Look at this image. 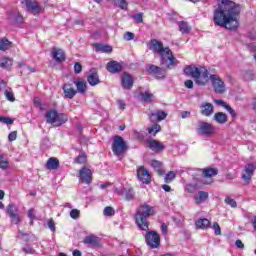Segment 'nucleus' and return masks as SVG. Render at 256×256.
Returning <instances> with one entry per match:
<instances>
[{
  "label": "nucleus",
  "instance_id": "f257e3e1",
  "mask_svg": "<svg viewBox=\"0 0 256 256\" xmlns=\"http://www.w3.org/2000/svg\"><path fill=\"white\" fill-rule=\"evenodd\" d=\"M239 13L241 7L231 0H219L218 8L214 10V23L218 27H225L235 31L239 27Z\"/></svg>",
  "mask_w": 256,
  "mask_h": 256
},
{
  "label": "nucleus",
  "instance_id": "f03ea898",
  "mask_svg": "<svg viewBox=\"0 0 256 256\" xmlns=\"http://www.w3.org/2000/svg\"><path fill=\"white\" fill-rule=\"evenodd\" d=\"M185 75L192 77L196 85L205 86L211 81V74L205 67L187 66L184 69Z\"/></svg>",
  "mask_w": 256,
  "mask_h": 256
},
{
  "label": "nucleus",
  "instance_id": "7ed1b4c3",
  "mask_svg": "<svg viewBox=\"0 0 256 256\" xmlns=\"http://www.w3.org/2000/svg\"><path fill=\"white\" fill-rule=\"evenodd\" d=\"M155 213V207L149 204H143L138 208L135 215V221L141 231H149V222L147 221V217H153Z\"/></svg>",
  "mask_w": 256,
  "mask_h": 256
},
{
  "label": "nucleus",
  "instance_id": "20e7f679",
  "mask_svg": "<svg viewBox=\"0 0 256 256\" xmlns=\"http://www.w3.org/2000/svg\"><path fill=\"white\" fill-rule=\"evenodd\" d=\"M46 122L54 127H61L67 123L69 117L64 113H57L56 110H49L45 114Z\"/></svg>",
  "mask_w": 256,
  "mask_h": 256
},
{
  "label": "nucleus",
  "instance_id": "39448f33",
  "mask_svg": "<svg viewBox=\"0 0 256 256\" xmlns=\"http://www.w3.org/2000/svg\"><path fill=\"white\" fill-rule=\"evenodd\" d=\"M160 63L162 66L165 67V69H173L175 65H177V59H175V56L173 55V52L169 47H165L164 51L160 54Z\"/></svg>",
  "mask_w": 256,
  "mask_h": 256
},
{
  "label": "nucleus",
  "instance_id": "423d86ee",
  "mask_svg": "<svg viewBox=\"0 0 256 256\" xmlns=\"http://www.w3.org/2000/svg\"><path fill=\"white\" fill-rule=\"evenodd\" d=\"M211 83L213 90L218 93V95H223L227 91V86L225 85V81L219 75L212 74L211 75Z\"/></svg>",
  "mask_w": 256,
  "mask_h": 256
},
{
  "label": "nucleus",
  "instance_id": "0eeeda50",
  "mask_svg": "<svg viewBox=\"0 0 256 256\" xmlns=\"http://www.w3.org/2000/svg\"><path fill=\"white\" fill-rule=\"evenodd\" d=\"M216 128L213 124L208 122H200L197 127L198 135H203V137H213L215 135Z\"/></svg>",
  "mask_w": 256,
  "mask_h": 256
},
{
  "label": "nucleus",
  "instance_id": "6e6552de",
  "mask_svg": "<svg viewBox=\"0 0 256 256\" xmlns=\"http://www.w3.org/2000/svg\"><path fill=\"white\" fill-rule=\"evenodd\" d=\"M146 245L150 247V249H158L159 245H161V237L155 231H150L145 234Z\"/></svg>",
  "mask_w": 256,
  "mask_h": 256
},
{
  "label": "nucleus",
  "instance_id": "1a4fd4ad",
  "mask_svg": "<svg viewBox=\"0 0 256 256\" xmlns=\"http://www.w3.org/2000/svg\"><path fill=\"white\" fill-rule=\"evenodd\" d=\"M112 151L114 155H123L127 151V145L122 137L116 136L112 144Z\"/></svg>",
  "mask_w": 256,
  "mask_h": 256
},
{
  "label": "nucleus",
  "instance_id": "9d476101",
  "mask_svg": "<svg viewBox=\"0 0 256 256\" xmlns=\"http://www.w3.org/2000/svg\"><path fill=\"white\" fill-rule=\"evenodd\" d=\"M7 213L10 217L11 223L19 225V222L21 221V212H19V207L15 204H9L7 206Z\"/></svg>",
  "mask_w": 256,
  "mask_h": 256
},
{
  "label": "nucleus",
  "instance_id": "9b49d317",
  "mask_svg": "<svg viewBox=\"0 0 256 256\" xmlns=\"http://www.w3.org/2000/svg\"><path fill=\"white\" fill-rule=\"evenodd\" d=\"M22 3L26 6L27 11L32 13V15H39L43 8L39 6V2L37 0H22Z\"/></svg>",
  "mask_w": 256,
  "mask_h": 256
},
{
  "label": "nucleus",
  "instance_id": "f8f14e48",
  "mask_svg": "<svg viewBox=\"0 0 256 256\" xmlns=\"http://www.w3.org/2000/svg\"><path fill=\"white\" fill-rule=\"evenodd\" d=\"M79 179L81 183L89 185L93 181V172H91V169L84 167L79 172Z\"/></svg>",
  "mask_w": 256,
  "mask_h": 256
},
{
  "label": "nucleus",
  "instance_id": "ddd939ff",
  "mask_svg": "<svg viewBox=\"0 0 256 256\" xmlns=\"http://www.w3.org/2000/svg\"><path fill=\"white\" fill-rule=\"evenodd\" d=\"M147 47L150 51H153V53H157L158 55H160L165 51V47H163V43L155 39L148 42Z\"/></svg>",
  "mask_w": 256,
  "mask_h": 256
},
{
  "label": "nucleus",
  "instance_id": "4468645a",
  "mask_svg": "<svg viewBox=\"0 0 256 256\" xmlns=\"http://www.w3.org/2000/svg\"><path fill=\"white\" fill-rule=\"evenodd\" d=\"M137 178L146 185L151 182V174H149V171L145 170L143 166L138 167Z\"/></svg>",
  "mask_w": 256,
  "mask_h": 256
},
{
  "label": "nucleus",
  "instance_id": "2eb2a0df",
  "mask_svg": "<svg viewBox=\"0 0 256 256\" xmlns=\"http://www.w3.org/2000/svg\"><path fill=\"white\" fill-rule=\"evenodd\" d=\"M215 108L213 107V104L204 102L200 105V113L204 117H211V115L214 113Z\"/></svg>",
  "mask_w": 256,
  "mask_h": 256
},
{
  "label": "nucleus",
  "instance_id": "dca6fc26",
  "mask_svg": "<svg viewBox=\"0 0 256 256\" xmlns=\"http://www.w3.org/2000/svg\"><path fill=\"white\" fill-rule=\"evenodd\" d=\"M51 55L56 63H63L66 59L65 52L61 48H53Z\"/></svg>",
  "mask_w": 256,
  "mask_h": 256
},
{
  "label": "nucleus",
  "instance_id": "f3484780",
  "mask_svg": "<svg viewBox=\"0 0 256 256\" xmlns=\"http://www.w3.org/2000/svg\"><path fill=\"white\" fill-rule=\"evenodd\" d=\"M253 171H255V166H253V164L246 165L242 173L243 181L249 183L251 181V178L253 177Z\"/></svg>",
  "mask_w": 256,
  "mask_h": 256
},
{
  "label": "nucleus",
  "instance_id": "a211bd4d",
  "mask_svg": "<svg viewBox=\"0 0 256 256\" xmlns=\"http://www.w3.org/2000/svg\"><path fill=\"white\" fill-rule=\"evenodd\" d=\"M121 83L123 89H131V87H133V76L127 72H124L121 77Z\"/></svg>",
  "mask_w": 256,
  "mask_h": 256
},
{
  "label": "nucleus",
  "instance_id": "6ab92c4d",
  "mask_svg": "<svg viewBox=\"0 0 256 256\" xmlns=\"http://www.w3.org/2000/svg\"><path fill=\"white\" fill-rule=\"evenodd\" d=\"M74 85L76 86L77 93H80L81 95H85V93H87V82H85L83 78L75 80Z\"/></svg>",
  "mask_w": 256,
  "mask_h": 256
},
{
  "label": "nucleus",
  "instance_id": "aec40b11",
  "mask_svg": "<svg viewBox=\"0 0 256 256\" xmlns=\"http://www.w3.org/2000/svg\"><path fill=\"white\" fill-rule=\"evenodd\" d=\"M107 71L109 73H120V71H123V65L117 61H110L107 64Z\"/></svg>",
  "mask_w": 256,
  "mask_h": 256
},
{
  "label": "nucleus",
  "instance_id": "412c9836",
  "mask_svg": "<svg viewBox=\"0 0 256 256\" xmlns=\"http://www.w3.org/2000/svg\"><path fill=\"white\" fill-rule=\"evenodd\" d=\"M63 92L67 99H73L77 95V90L73 87V84H65L63 86Z\"/></svg>",
  "mask_w": 256,
  "mask_h": 256
},
{
  "label": "nucleus",
  "instance_id": "4be33fe9",
  "mask_svg": "<svg viewBox=\"0 0 256 256\" xmlns=\"http://www.w3.org/2000/svg\"><path fill=\"white\" fill-rule=\"evenodd\" d=\"M207 199H209V192L206 191H199L194 197L196 205H201L202 203H205Z\"/></svg>",
  "mask_w": 256,
  "mask_h": 256
},
{
  "label": "nucleus",
  "instance_id": "5701e85b",
  "mask_svg": "<svg viewBox=\"0 0 256 256\" xmlns=\"http://www.w3.org/2000/svg\"><path fill=\"white\" fill-rule=\"evenodd\" d=\"M203 175H204V179H209L208 182L203 180V183H206V184L213 183V180H211V177H215V175H217V169H215V168H206L203 171Z\"/></svg>",
  "mask_w": 256,
  "mask_h": 256
},
{
  "label": "nucleus",
  "instance_id": "b1692460",
  "mask_svg": "<svg viewBox=\"0 0 256 256\" xmlns=\"http://www.w3.org/2000/svg\"><path fill=\"white\" fill-rule=\"evenodd\" d=\"M149 72L156 77V79H163L165 77V72L158 66L151 65L149 67Z\"/></svg>",
  "mask_w": 256,
  "mask_h": 256
},
{
  "label": "nucleus",
  "instance_id": "393cba45",
  "mask_svg": "<svg viewBox=\"0 0 256 256\" xmlns=\"http://www.w3.org/2000/svg\"><path fill=\"white\" fill-rule=\"evenodd\" d=\"M87 81L91 87H95V85H99L101 80H99V74L97 72H92L87 76Z\"/></svg>",
  "mask_w": 256,
  "mask_h": 256
},
{
  "label": "nucleus",
  "instance_id": "a878e982",
  "mask_svg": "<svg viewBox=\"0 0 256 256\" xmlns=\"http://www.w3.org/2000/svg\"><path fill=\"white\" fill-rule=\"evenodd\" d=\"M148 147L149 149H151L152 151H155L156 153H158V151H163V149H165V146L156 140L149 141Z\"/></svg>",
  "mask_w": 256,
  "mask_h": 256
},
{
  "label": "nucleus",
  "instance_id": "bb28decb",
  "mask_svg": "<svg viewBox=\"0 0 256 256\" xmlns=\"http://www.w3.org/2000/svg\"><path fill=\"white\" fill-rule=\"evenodd\" d=\"M214 103L216 105H219L220 107H223L224 109H226V111H228V113H230V115L232 117H237V114L235 113V110H233V108H231V106L227 105V103L223 100H214Z\"/></svg>",
  "mask_w": 256,
  "mask_h": 256
},
{
  "label": "nucleus",
  "instance_id": "cd10ccee",
  "mask_svg": "<svg viewBox=\"0 0 256 256\" xmlns=\"http://www.w3.org/2000/svg\"><path fill=\"white\" fill-rule=\"evenodd\" d=\"M166 118H167V113L161 110L153 112L150 116L151 121H163V119H166Z\"/></svg>",
  "mask_w": 256,
  "mask_h": 256
},
{
  "label": "nucleus",
  "instance_id": "c85d7f7f",
  "mask_svg": "<svg viewBox=\"0 0 256 256\" xmlns=\"http://www.w3.org/2000/svg\"><path fill=\"white\" fill-rule=\"evenodd\" d=\"M94 49L98 53H111V51H113V47L99 43L94 44Z\"/></svg>",
  "mask_w": 256,
  "mask_h": 256
},
{
  "label": "nucleus",
  "instance_id": "c756f323",
  "mask_svg": "<svg viewBox=\"0 0 256 256\" xmlns=\"http://www.w3.org/2000/svg\"><path fill=\"white\" fill-rule=\"evenodd\" d=\"M46 169L49 171L59 169V160L57 158H49L46 163Z\"/></svg>",
  "mask_w": 256,
  "mask_h": 256
},
{
  "label": "nucleus",
  "instance_id": "7c9ffc66",
  "mask_svg": "<svg viewBox=\"0 0 256 256\" xmlns=\"http://www.w3.org/2000/svg\"><path fill=\"white\" fill-rule=\"evenodd\" d=\"M147 131L150 137H155L161 131V125L154 123L147 128Z\"/></svg>",
  "mask_w": 256,
  "mask_h": 256
},
{
  "label": "nucleus",
  "instance_id": "2f4dec72",
  "mask_svg": "<svg viewBox=\"0 0 256 256\" xmlns=\"http://www.w3.org/2000/svg\"><path fill=\"white\" fill-rule=\"evenodd\" d=\"M196 227H198V229H209V227H211V221L207 218L198 219L196 221Z\"/></svg>",
  "mask_w": 256,
  "mask_h": 256
},
{
  "label": "nucleus",
  "instance_id": "473e14b6",
  "mask_svg": "<svg viewBox=\"0 0 256 256\" xmlns=\"http://www.w3.org/2000/svg\"><path fill=\"white\" fill-rule=\"evenodd\" d=\"M8 19L13 23H23V16L19 12H10Z\"/></svg>",
  "mask_w": 256,
  "mask_h": 256
},
{
  "label": "nucleus",
  "instance_id": "72a5a7b5",
  "mask_svg": "<svg viewBox=\"0 0 256 256\" xmlns=\"http://www.w3.org/2000/svg\"><path fill=\"white\" fill-rule=\"evenodd\" d=\"M214 121H216V123H219L220 125H225V122L227 121V115L223 112L215 113Z\"/></svg>",
  "mask_w": 256,
  "mask_h": 256
},
{
  "label": "nucleus",
  "instance_id": "f704fd0d",
  "mask_svg": "<svg viewBox=\"0 0 256 256\" xmlns=\"http://www.w3.org/2000/svg\"><path fill=\"white\" fill-rule=\"evenodd\" d=\"M140 95L143 101H145V103H153V101H155V95H153L149 91L142 92Z\"/></svg>",
  "mask_w": 256,
  "mask_h": 256
},
{
  "label": "nucleus",
  "instance_id": "c9c22d12",
  "mask_svg": "<svg viewBox=\"0 0 256 256\" xmlns=\"http://www.w3.org/2000/svg\"><path fill=\"white\" fill-rule=\"evenodd\" d=\"M152 167L157 171L158 175H165V171H163V164L157 160H152Z\"/></svg>",
  "mask_w": 256,
  "mask_h": 256
},
{
  "label": "nucleus",
  "instance_id": "e433bc0d",
  "mask_svg": "<svg viewBox=\"0 0 256 256\" xmlns=\"http://www.w3.org/2000/svg\"><path fill=\"white\" fill-rule=\"evenodd\" d=\"M0 169L3 171L9 169V160L3 154H0Z\"/></svg>",
  "mask_w": 256,
  "mask_h": 256
},
{
  "label": "nucleus",
  "instance_id": "4c0bfd02",
  "mask_svg": "<svg viewBox=\"0 0 256 256\" xmlns=\"http://www.w3.org/2000/svg\"><path fill=\"white\" fill-rule=\"evenodd\" d=\"M11 48V42L5 38L0 40V51H7Z\"/></svg>",
  "mask_w": 256,
  "mask_h": 256
},
{
  "label": "nucleus",
  "instance_id": "58836bf2",
  "mask_svg": "<svg viewBox=\"0 0 256 256\" xmlns=\"http://www.w3.org/2000/svg\"><path fill=\"white\" fill-rule=\"evenodd\" d=\"M11 65H13V59L10 58H4L0 63V67H2L3 69H9Z\"/></svg>",
  "mask_w": 256,
  "mask_h": 256
},
{
  "label": "nucleus",
  "instance_id": "ea45409f",
  "mask_svg": "<svg viewBox=\"0 0 256 256\" xmlns=\"http://www.w3.org/2000/svg\"><path fill=\"white\" fill-rule=\"evenodd\" d=\"M86 245H97V237L95 235H89L84 239Z\"/></svg>",
  "mask_w": 256,
  "mask_h": 256
},
{
  "label": "nucleus",
  "instance_id": "a19ab883",
  "mask_svg": "<svg viewBox=\"0 0 256 256\" xmlns=\"http://www.w3.org/2000/svg\"><path fill=\"white\" fill-rule=\"evenodd\" d=\"M179 30L181 31V33H189V31H191V27H189L187 22H180Z\"/></svg>",
  "mask_w": 256,
  "mask_h": 256
},
{
  "label": "nucleus",
  "instance_id": "79ce46f5",
  "mask_svg": "<svg viewBox=\"0 0 256 256\" xmlns=\"http://www.w3.org/2000/svg\"><path fill=\"white\" fill-rule=\"evenodd\" d=\"M225 203H226V205H229L233 209L237 208V202L231 197H226Z\"/></svg>",
  "mask_w": 256,
  "mask_h": 256
},
{
  "label": "nucleus",
  "instance_id": "37998d69",
  "mask_svg": "<svg viewBox=\"0 0 256 256\" xmlns=\"http://www.w3.org/2000/svg\"><path fill=\"white\" fill-rule=\"evenodd\" d=\"M75 163H79L80 165H83V163H87V155L80 154L76 159Z\"/></svg>",
  "mask_w": 256,
  "mask_h": 256
},
{
  "label": "nucleus",
  "instance_id": "c03bdc74",
  "mask_svg": "<svg viewBox=\"0 0 256 256\" xmlns=\"http://www.w3.org/2000/svg\"><path fill=\"white\" fill-rule=\"evenodd\" d=\"M131 18L134 19L135 23H143V13L131 15Z\"/></svg>",
  "mask_w": 256,
  "mask_h": 256
},
{
  "label": "nucleus",
  "instance_id": "a18cd8bd",
  "mask_svg": "<svg viewBox=\"0 0 256 256\" xmlns=\"http://www.w3.org/2000/svg\"><path fill=\"white\" fill-rule=\"evenodd\" d=\"M104 215L106 217H111L115 215V210L113 209V207L108 206L104 209Z\"/></svg>",
  "mask_w": 256,
  "mask_h": 256
},
{
  "label": "nucleus",
  "instance_id": "49530a36",
  "mask_svg": "<svg viewBox=\"0 0 256 256\" xmlns=\"http://www.w3.org/2000/svg\"><path fill=\"white\" fill-rule=\"evenodd\" d=\"M175 177H176L175 172L170 171V172H169L168 174H166V176H165V182H166V183H171V181H173V179H175Z\"/></svg>",
  "mask_w": 256,
  "mask_h": 256
},
{
  "label": "nucleus",
  "instance_id": "de8ad7c7",
  "mask_svg": "<svg viewBox=\"0 0 256 256\" xmlns=\"http://www.w3.org/2000/svg\"><path fill=\"white\" fill-rule=\"evenodd\" d=\"M5 97L8 101H11L13 103V101H15V96L13 94V91L11 90H5Z\"/></svg>",
  "mask_w": 256,
  "mask_h": 256
},
{
  "label": "nucleus",
  "instance_id": "09e8293b",
  "mask_svg": "<svg viewBox=\"0 0 256 256\" xmlns=\"http://www.w3.org/2000/svg\"><path fill=\"white\" fill-rule=\"evenodd\" d=\"M135 39V34L133 32H126L124 34V41H133Z\"/></svg>",
  "mask_w": 256,
  "mask_h": 256
},
{
  "label": "nucleus",
  "instance_id": "8fccbe9b",
  "mask_svg": "<svg viewBox=\"0 0 256 256\" xmlns=\"http://www.w3.org/2000/svg\"><path fill=\"white\" fill-rule=\"evenodd\" d=\"M196 189H197V185H195V184H186V191L188 193H195Z\"/></svg>",
  "mask_w": 256,
  "mask_h": 256
},
{
  "label": "nucleus",
  "instance_id": "3c124183",
  "mask_svg": "<svg viewBox=\"0 0 256 256\" xmlns=\"http://www.w3.org/2000/svg\"><path fill=\"white\" fill-rule=\"evenodd\" d=\"M0 123H5L6 125H13V120L11 118L0 116Z\"/></svg>",
  "mask_w": 256,
  "mask_h": 256
},
{
  "label": "nucleus",
  "instance_id": "603ef678",
  "mask_svg": "<svg viewBox=\"0 0 256 256\" xmlns=\"http://www.w3.org/2000/svg\"><path fill=\"white\" fill-rule=\"evenodd\" d=\"M28 217L30 219V224L33 225V220L35 219V209L28 210Z\"/></svg>",
  "mask_w": 256,
  "mask_h": 256
},
{
  "label": "nucleus",
  "instance_id": "864d4df0",
  "mask_svg": "<svg viewBox=\"0 0 256 256\" xmlns=\"http://www.w3.org/2000/svg\"><path fill=\"white\" fill-rule=\"evenodd\" d=\"M213 229H214L215 235H221V226H219V223L214 222Z\"/></svg>",
  "mask_w": 256,
  "mask_h": 256
},
{
  "label": "nucleus",
  "instance_id": "5fc2aeb1",
  "mask_svg": "<svg viewBox=\"0 0 256 256\" xmlns=\"http://www.w3.org/2000/svg\"><path fill=\"white\" fill-rule=\"evenodd\" d=\"M117 4L120 7V9H127L128 4L126 0H117Z\"/></svg>",
  "mask_w": 256,
  "mask_h": 256
},
{
  "label": "nucleus",
  "instance_id": "6e6d98bb",
  "mask_svg": "<svg viewBox=\"0 0 256 256\" xmlns=\"http://www.w3.org/2000/svg\"><path fill=\"white\" fill-rule=\"evenodd\" d=\"M79 215H80V212H79V210H77V209H73V210H71V212H70V217H71L72 219H79Z\"/></svg>",
  "mask_w": 256,
  "mask_h": 256
},
{
  "label": "nucleus",
  "instance_id": "4d7b16f0",
  "mask_svg": "<svg viewBox=\"0 0 256 256\" xmlns=\"http://www.w3.org/2000/svg\"><path fill=\"white\" fill-rule=\"evenodd\" d=\"M81 71H83V66H81V64L79 62H76L74 64V72L79 74V73H81Z\"/></svg>",
  "mask_w": 256,
  "mask_h": 256
},
{
  "label": "nucleus",
  "instance_id": "13d9d810",
  "mask_svg": "<svg viewBox=\"0 0 256 256\" xmlns=\"http://www.w3.org/2000/svg\"><path fill=\"white\" fill-rule=\"evenodd\" d=\"M244 79H246V81H253L254 77H253V72L249 71L245 74Z\"/></svg>",
  "mask_w": 256,
  "mask_h": 256
},
{
  "label": "nucleus",
  "instance_id": "bf43d9fd",
  "mask_svg": "<svg viewBox=\"0 0 256 256\" xmlns=\"http://www.w3.org/2000/svg\"><path fill=\"white\" fill-rule=\"evenodd\" d=\"M23 251L26 252V253H28V255H33V254H35V250H34L33 248L29 247V246L23 248Z\"/></svg>",
  "mask_w": 256,
  "mask_h": 256
},
{
  "label": "nucleus",
  "instance_id": "052dcab7",
  "mask_svg": "<svg viewBox=\"0 0 256 256\" xmlns=\"http://www.w3.org/2000/svg\"><path fill=\"white\" fill-rule=\"evenodd\" d=\"M8 139L9 141H15V139H17V132H11L9 135H8Z\"/></svg>",
  "mask_w": 256,
  "mask_h": 256
},
{
  "label": "nucleus",
  "instance_id": "680f3d73",
  "mask_svg": "<svg viewBox=\"0 0 256 256\" xmlns=\"http://www.w3.org/2000/svg\"><path fill=\"white\" fill-rule=\"evenodd\" d=\"M184 85L187 87V89H193V82L191 80H186Z\"/></svg>",
  "mask_w": 256,
  "mask_h": 256
},
{
  "label": "nucleus",
  "instance_id": "e2e57ef3",
  "mask_svg": "<svg viewBox=\"0 0 256 256\" xmlns=\"http://www.w3.org/2000/svg\"><path fill=\"white\" fill-rule=\"evenodd\" d=\"M117 105L119 109H125V102L123 100H117Z\"/></svg>",
  "mask_w": 256,
  "mask_h": 256
},
{
  "label": "nucleus",
  "instance_id": "0e129e2a",
  "mask_svg": "<svg viewBox=\"0 0 256 256\" xmlns=\"http://www.w3.org/2000/svg\"><path fill=\"white\" fill-rule=\"evenodd\" d=\"M48 227L51 231H55V222H53V220H49Z\"/></svg>",
  "mask_w": 256,
  "mask_h": 256
},
{
  "label": "nucleus",
  "instance_id": "69168bd1",
  "mask_svg": "<svg viewBox=\"0 0 256 256\" xmlns=\"http://www.w3.org/2000/svg\"><path fill=\"white\" fill-rule=\"evenodd\" d=\"M235 245L238 247V249H243L245 247L241 240H236Z\"/></svg>",
  "mask_w": 256,
  "mask_h": 256
},
{
  "label": "nucleus",
  "instance_id": "338daca9",
  "mask_svg": "<svg viewBox=\"0 0 256 256\" xmlns=\"http://www.w3.org/2000/svg\"><path fill=\"white\" fill-rule=\"evenodd\" d=\"M24 71H29V73H35V68H32L30 66H25Z\"/></svg>",
  "mask_w": 256,
  "mask_h": 256
},
{
  "label": "nucleus",
  "instance_id": "774afa93",
  "mask_svg": "<svg viewBox=\"0 0 256 256\" xmlns=\"http://www.w3.org/2000/svg\"><path fill=\"white\" fill-rule=\"evenodd\" d=\"M162 189L166 191V193H169V191H171V186L167 185V184H164L162 186Z\"/></svg>",
  "mask_w": 256,
  "mask_h": 256
}]
</instances>
